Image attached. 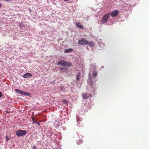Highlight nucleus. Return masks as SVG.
I'll use <instances>...</instances> for the list:
<instances>
[{
  "instance_id": "19",
  "label": "nucleus",
  "mask_w": 149,
  "mask_h": 149,
  "mask_svg": "<svg viewBox=\"0 0 149 149\" xmlns=\"http://www.w3.org/2000/svg\"><path fill=\"white\" fill-rule=\"evenodd\" d=\"M2 96V93L0 92V98Z\"/></svg>"
},
{
  "instance_id": "21",
  "label": "nucleus",
  "mask_w": 149,
  "mask_h": 149,
  "mask_svg": "<svg viewBox=\"0 0 149 149\" xmlns=\"http://www.w3.org/2000/svg\"><path fill=\"white\" fill-rule=\"evenodd\" d=\"M77 144H79V143H78V141H77ZM80 144H81V143H82V141H81L80 142Z\"/></svg>"
},
{
  "instance_id": "2",
  "label": "nucleus",
  "mask_w": 149,
  "mask_h": 149,
  "mask_svg": "<svg viewBox=\"0 0 149 149\" xmlns=\"http://www.w3.org/2000/svg\"><path fill=\"white\" fill-rule=\"evenodd\" d=\"M26 130H19L16 133V135L18 136H22L26 134Z\"/></svg>"
},
{
  "instance_id": "25",
  "label": "nucleus",
  "mask_w": 149,
  "mask_h": 149,
  "mask_svg": "<svg viewBox=\"0 0 149 149\" xmlns=\"http://www.w3.org/2000/svg\"><path fill=\"white\" fill-rule=\"evenodd\" d=\"M64 0L65 1H69V0Z\"/></svg>"
},
{
  "instance_id": "10",
  "label": "nucleus",
  "mask_w": 149,
  "mask_h": 149,
  "mask_svg": "<svg viewBox=\"0 0 149 149\" xmlns=\"http://www.w3.org/2000/svg\"><path fill=\"white\" fill-rule=\"evenodd\" d=\"M76 25L78 27L80 28L83 29L84 28V26H83L79 22H77L76 23Z\"/></svg>"
},
{
  "instance_id": "18",
  "label": "nucleus",
  "mask_w": 149,
  "mask_h": 149,
  "mask_svg": "<svg viewBox=\"0 0 149 149\" xmlns=\"http://www.w3.org/2000/svg\"><path fill=\"white\" fill-rule=\"evenodd\" d=\"M36 146H33L32 147V148H33V149H36Z\"/></svg>"
},
{
  "instance_id": "12",
  "label": "nucleus",
  "mask_w": 149,
  "mask_h": 149,
  "mask_svg": "<svg viewBox=\"0 0 149 149\" xmlns=\"http://www.w3.org/2000/svg\"><path fill=\"white\" fill-rule=\"evenodd\" d=\"M73 51L72 49L71 48H69L65 50V53H69L72 52Z\"/></svg>"
},
{
  "instance_id": "17",
  "label": "nucleus",
  "mask_w": 149,
  "mask_h": 149,
  "mask_svg": "<svg viewBox=\"0 0 149 149\" xmlns=\"http://www.w3.org/2000/svg\"><path fill=\"white\" fill-rule=\"evenodd\" d=\"M19 26L20 27H21L24 26L22 24H19Z\"/></svg>"
},
{
  "instance_id": "3",
  "label": "nucleus",
  "mask_w": 149,
  "mask_h": 149,
  "mask_svg": "<svg viewBox=\"0 0 149 149\" xmlns=\"http://www.w3.org/2000/svg\"><path fill=\"white\" fill-rule=\"evenodd\" d=\"M110 17V14L108 13L104 16L102 19L101 22L103 23H105L107 21Z\"/></svg>"
},
{
  "instance_id": "6",
  "label": "nucleus",
  "mask_w": 149,
  "mask_h": 149,
  "mask_svg": "<svg viewBox=\"0 0 149 149\" xmlns=\"http://www.w3.org/2000/svg\"><path fill=\"white\" fill-rule=\"evenodd\" d=\"M118 11L117 10H115L111 12L110 15L112 17H116L118 15Z\"/></svg>"
},
{
  "instance_id": "4",
  "label": "nucleus",
  "mask_w": 149,
  "mask_h": 149,
  "mask_svg": "<svg viewBox=\"0 0 149 149\" xmlns=\"http://www.w3.org/2000/svg\"><path fill=\"white\" fill-rule=\"evenodd\" d=\"M78 43L81 45H86L87 43V40L84 38H82L78 41Z\"/></svg>"
},
{
  "instance_id": "22",
  "label": "nucleus",
  "mask_w": 149,
  "mask_h": 149,
  "mask_svg": "<svg viewBox=\"0 0 149 149\" xmlns=\"http://www.w3.org/2000/svg\"><path fill=\"white\" fill-rule=\"evenodd\" d=\"M63 102H67V101L65 99H64L63 100Z\"/></svg>"
},
{
  "instance_id": "1",
  "label": "nucleus",
  "mask_w": 149,
  "mask_h": 149,
  "mask_svg": "<svg viewBox=\"0 0 149 149\" xmlns=\"http://www.w3.org/2000/svg\"><path fill=\"white\" fill-rule=\"evenodd\" d=\"M57 65L63 66L70 67L71 65V64L68 61L66 62L63 60L59 61Z\"/></svg>"
},
{
  "instance_id": "24",
  "label": "nucleus",
  "mask_w": 149,
  "mask_h": 149,
  "mask_svg": "<svg viewBox=\"0 0 149 149\" xmlns=\"http://www.w3.org/2000/svg\"><path fill=\"white\" fill-rule=\"evenodd\" d=\"M6 113H9V112L8 111H6Z\"/></svg>"
},
{
  "instance_id": "7",
  "label": "nucleus",
  "mask_w": 149,
  "mask_h": 149,
  "mask_svg": "<svg viewBox=\"0 0 149 149\" xmlns=\"http://www.w3.org/2000/svg\"><path fill=\"white\" fill-rule=\"evenodd\" d=\"M32 76V74L30 73H26L23 75L24 78H30Z\"/></svg>"
},
{
  "instance_id": "16",
  "label": "nucleus",
  "mask_w": 149,
  "mask_h": 149,
  "mask_svg": "<svg viewBox=\"0 0 149 149\" xmlns=\"http://www.w3.org/2000/svg\"><path fill=\"white\" fill-rule=\"evenodd\" d=\"M6 141H8L9 139V138L7 136H6Z\"/></svg>"
},
{
  "instance_id": "9",
  "label": "nucleus",
  "mask_w": 149,
  "mask_h": 149,
  "mask_svg": "<svg viewBox=\"0 0 149 149\" xmlns=\"http://www.w3.org/2000/svg\"><path fill=\"white\" fill-rule=\"evenodd\" d=\"M88 84L91 86L92 89L93 88L94 90L95 89V85L93 84L92 81H90L88 83Z\"/></svg>"
},
{
  "instance_id": "5",
  "label": "nucleus",
  "mask_w": 149,
  "mask_h": 149,
  "mask_svg": "<svg viewBox=\"0 0 149 149\" xmlns=\"http://www.w3.org/2000/svg\"><path fill=\"white\" fill-rule=\"evenodd\" d=\"M15 91L16 92L20 94H22L26 95H28L29 93L28 92H24L22 91H20L17 89H16Z\"/></svg>"
},
{
  "instance_id": "13",
  "label": "nucleus",
  "mask_w": 149,
  "mask_h": 149,
  "mask_svg": "<svg viewBox=\"0 0 149 149\" xmlns=\"http://www.w3.org/2000/svg\"><path fill=\"white\" fill-rule=\"evenodd\" d=\"M81 74V73L79 72L77 75L76 77V79L77 80H79L80 79V76Z\"/></svg>"
},
{
  "instance_id": "23",
  "label": "nucleus",
  "mask_w": 149,
  "mask_h": 149,
  "mask_svg": "<svg viewBox=\"0 0 149 149\" xmlns=\"http://www.w3.org/2000/svg\"><path fill=\"white\" fill-rule=\"evenodd\" d=\"M5 1H11L12 0H5Z\"/></svg>"
},
{
  "instance_id": "26",
  "label": "nucleus",
  "mask_w": 149,
  "mask_h": 149,
  "mask_svg": "<svg viewBox=\"0 0 149 149\" xmlns=\"http://www.w3.org/2000/svg\"><path fill=\"white\" fill-rule=\"evenodd\" d=\"M1 4L0 3V7H1Z\"/></svg>"
},
{
  "instance_id": "20",
  "label": "nucleus",
  "mask_w": 149,
  "mask_h": 149,
  "mask_svg": "<svg viewBox=\"0 0 149 149\" xmlns=\"http://www.w3.org/2000/svg\"><path fill=\"white\" fill-rule=\"evenodd\" d=\"M36 123L38 124V125H40V123H39L37 122H36Z\"/></svg>"
},
{
  "instance_id": "14",
  "label": "nucleus",
  "mask_w": 149,
  "mask_h": 149,
  "mask_svg": "<svg viewBox=\"0 0 149 149\" xmlns=\"http://www.w3.org/2000/svg\"><path fill=\"white\" fill-rule=\"evenodd\" d=\"M93 75L94 77H95L97 75V73L96 71H94L93 73Z\"/></svg>"
},
{
  "instance_id": "11",
  "label": "nucleus",
  "mask_w": 149,
  "mask_h": 149,
  "mask_svg": "<svg viewBox=\"0 0 149 149\" xmlns=\"http://www.w3.org/2000/svg\"><path fill=\"white\" fill-rule=\"evenodd\" d=\"M82 96L83 98L86 99L89 97V95L87 93H84L82 94Z\"/></svg>"
},
{
  "instance_id": "15",
  "label": "nucleus",
  "mask_w": 149,
  "mask_h": 149,
  "mask_svg": "<svg viewBox=\"0 0 149 149\" xmlns=\"http://www.w3.org/2000/svg\"><path fill=\"white\" fill-rule=\"evenodd\" d=\"M32 120L33 121V123H36V121H37L36 120H35V117L33 116H32Z\"/></svg>"
},
{
  "instance_id": "8",
  "label": "nucleus",
  "mask_w": 149,
  "mask_h": 149,
  "mask_svg": "<svg viewBox=\"0 0 149 149\" xmlns=\"http://www.w3.org/2000/svg\"><path fill=\"white\" fill-rule=\"evenodd\" d=\"M86 45H88V46L91 47H93L94 46V42L91 41H87V43Z\"/></svg>"
}]
</instances>
